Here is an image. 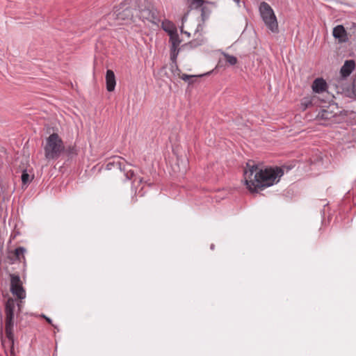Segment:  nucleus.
Here are the masks:
<instances>
[{
  "label": "nucleus",
  "instance_id": "22",
  "mask_svg": "<svg viewBox=\"0 0 356 356\" xmlns=\"http://www.w3.org/2000/svg\"><path fill=\"white\" fill-rule=\"evenodd\" d=\"M202 43H203V40H201L200 41L195 40L190 42V44L193 47H197V46L201 45Z\"/></svg>",
  "mask_w": 356,
  "mask_h": 356
},
{
  "label": "nucleus",
  "instance_id": "2",
  "mask_svg": "<svg viewBox=\"0 0 356 356\" xmlns=\"http://www.w3.org/2000/svg\"><path fill=\"white\" fill-rule=\"evenodd\" d=\"M64 149L63 140L57 134L54 133L47 138L44 148V156L47 159H57Z\"/></svg>",
  "mask_w": 356,
  "mask_h": 356
},
{
  "label": "nucleus",
  "instance_id": "12",
  "mask_svg": "<svg viewBox=\"0 0 356 356\" xmlns=\"http://www.w3.org/2000/svg\"><path fill=\"white\" fill-rule=\"evenodd\" d=\"M118 165V169H119L120 171L123 172L124 173V176L126 177V179L129 180L131 179L134 176V172L132 169L129 168L131 167V165L129 164H124L122 163H117Z\"/></svg>",
  "mask_w": 356,
  "mask_h": 356
},
{
  "label": "nucleus",
  "instance_id": "3",
  "mask_svg": "<svg viewBox=\"0 0 356 356\" xmlns=\"http://www.w3.org/2000/svg\"><path fill=\"white\" fill-rule=\"evenodd\" d=\"M15 309V302L13 299L9 298L6 303L5 313V332L6 337L12 346L14 343V311Z\"/></svg>",
  "mask_w": 356,
  "mask_h": 356
},
{
  "label": "nucleus",
  "instance_id": "31",
  "mask_svg": "<svg viewBox=\"0 0 356 356\" xmlns=\"http://www.w3.org/2000/svg\"><path fill=\"white\" fill-rule=\"evenodd\" d=\"M143 181V178H140V179H138V183H139V184L142 183Z\"/></svg>",
  "mask_w": 356,
  "mask_h": 356
},
{
  "label": "nucleus",
  "instance_id": "15",
  "mask_svg": "<svg viewBox=\"0 0 356 356\" xmlns=\"http://www.w3.org/2000/svg\"><path fill=\"white\" fill-rule=\"evenodd\" d=\"M190 3V7L194 9L201 8L202 10V16L204 17L205 13V7H203V4L206 2L204 0H188Z\"/></svg>",
  "mask_w": 356,
  "mask_h": 356
},
{
  "label": "nucleus",
  "instance_id": "23",
  "mask_svg": "<svg viewBox=\"0 0 356 356\" xmlns=\"http://www.w3.org/2000/svg\"><path fill=\"white\" fill-rule=\"evenodd\" d=\"M302 105H304L305 108L308 107L309 105H312V102L308 99H303L302 102Z\"/></svg>",
  "mask_w": 356,
  "mask_h": 356
},
{
  "label": "nucleus",
  "instance_id": "8",
  "mask_svg": "<svg viewBox=\"0 0 356 356\" xmlns=\"http://www.w3.org/2000/svg\"><path fill=\"white\" fill-rule=\"evenodd\" d=\"M26 252V250L24 247H18L13 251H8L7 259L10 264H15L17 261L25 264Z\"/></svg>",
  "mask_w": 356,
  "mask_h": 356
},
{
  "label": "nucleus",
  "instance_id": "30",
  "mask_svg": "<svg viewBox=\"0 0 356 356\" xmlns=\"http://www.w3.org/2000/svg\"><path fill=\"white\" fill-rule=\"evenodd\" d=\"M238 6H240L241 0H233Z\"/></svg>",
  "mask_w": 356,
  "mask_h": 356
},
{
  "label": "nucleus",
  "instance_id": "5",
  "mask_svg": "<svg viewBox=\"0 0 356 356\" xmlns=\"http://www.w3.org/2000/svg\"><path fill=\"white\" fill-rule=\"evenodd\" d=\"M131 1L125 0L114 8L112 16L120 22H129L134 17Z\"/></svg>",
  "mask_w": 356,
  "mask_h": 356
},
{
  "label": "nucleus",
  "instance_id": "1",
  "mask_svg": "<svg viewBox=\"0 0 356 356\" xmlns=\"http://www.w3.org/2000/svg\"><path fill=\"white\" fill-rule=\"evenodd\" d=\"M284 175L282 168H259L257 165L248 163L244 170V179L247 188L251 192L263 189L277 183Z\"/></svg>",
  "mask_w": 356,
  "mask_h": 356
},
{
  "label": "nucleus",
  "instance_id": "14",
  "mask_svg": "<svg viewBox=\"0 0 356 356\" xmlns=\"http://www.w3.org/2000/svg\"><path fill=\"white\" fill-rule=\"evenodd\" d=\"M168 33L170 35V42H171V47H177L181 43L179 35L177 31H168Z\"/></svg>",
  "mask_w": 356,
  "mask_h": 356
},
{
  "label": "nucleus",
  "instance_id": "26",
  "mask_svg": "<svg viewBox=\"0 0 356 356\" xmlns=\"http://www.w3.org/2000/svg\"><path fill=\"white\" fill-rule=\"evenodd\" d=\"M353 92L356 94V76L353 81Z\"/></svg>",
  "mask_w": 356,
  "mask_h": 356
},
{
  "label": "nucleus",
  "instance_id": "16",
  "mask_svg": "<svg viewBox=\"0 0 356 356\" xmlns=\"http://www.w3.org/2000/svg\"><path fill=\"white\" fill-rule=\"evenodd\" d=\"M222 55L225 58L226 63H228L229 65H234L237 63L238 60L236 56L229 55V54L227 53H222Z\"/></svg>",
  "mask_w": 356,
  "mask_h": 356
},
{
  "label": "nucleus",
  "instance_id": "4",
  "mask_svg": "<svg viewBox=\"0 0 356 356\" xmlns=\"http://www.w3.org/2000/svg\"><path fill=\"white\" fill-rule=\"evenodd\" d=\"M260 15L269 30L273 33L278 32L277 17L272 8L266 2H261L259 6Z\"/></svg>",
  "mask_w": 356,
  "mask_h": 356
},
{
  "label": "nucleus",
  "instance_id": "18",
  "mask_svg": "<svg viewBox=\"0 0 356 356\" xmlns=\"http://www.w3.org/2000/svg\"><path fill=\"white\" fill-rule=\"evenodd\" d=\"M21 178L24 185H26L30 181L29 175L26 172V170L23 171Z\"/></svg>",
  "mask_w": 356,
  "mask_h": 356
},
{
  "label": "nucleus",
  "instance_id": "10",
  "mask_svg": "<svg viewBox=\"0 0 356 356\" xmlns=\"http://www.w3.org/2000/svg\"><path fill=\"white\" fill-rule=\"evenodd\" d=\"M333 36L339 40L340 42H344L347 40V33L344 27L342 25H338L333 29Z\"/></svg>",
  "mask_w": 356,
  "mask_h": 356
},
{
  "label": "nucleus",
  "instance_id": "29",
  "mask_svg": "<svg viewBox=\"0 0 356 356\" xmlns=\"http://www.w3.org/2000/svg\"><path fill=\"white\" fill-rule=\"evenodd\" d=\"M181 31L183 33H184V34L187 35L188 37H189V36H190V35H191V34H190V33H188V32H187V31H184L183 30V28H182V27L181 28Z\"/></svg>",
  "mask_w": 356,
  "mask_h": 356
},
{
  "label": "nucleus",
  "instance_id": "20",
  "mask_svg": "<svg viewBox=\"0 0 356 356\" xmlns=\"http://www.w3.org/2000/svg\"><path fill=\"white\" fill-rule=\"evenodd\" d=\"M163 29L165 31L168 33V31H177L176 29L173 26L172 24L170 22L168 23L167 25L163 24Z\"/></svg>",
  "mask_w": 356,
  "mask_h": 356
},
{
  "label": "nucleus",
  "instance_id": "17",
  "mask_svg": "<svg viewBox=\"0 0 356 356\" xmlns=\"http://www.w3.org/2000/svg\"><path fill=\"white\" fill-rule=\"evenodd\" d=\"M178 54L179 49L177 47H170V59L172 62H176Z\"/></svg>",
  "mask_w": 356,
  "mask_h": 356
},
{
  "label": "nucleus",
  "instance_id": "9",
  "mask_svg": "<svg viewBox=\"0 0 356 356\" xmlns=\"http://www.w3.org/2000/svg\"><path fill=\"white\" fill-rule=\"evenodd\" d=\"M355 68V63L353 60H347L342 65L340 73L342 77L346 78L353 72Z\"/></svg>",
  "mask_w": 356,
  "mask_h": 356
},
{
  "label": "nucleus",
  "instance_id": "19",
  "mask_svg": "<svg viewBox=\"0 0 356 356\" xmlns=\"http://www.w3.org/2000/svg\"><path fill=\"white\" fill-rule=\"evenodd\" d=\"M117 163H122V162L120 161H113V162H109L106 164V169L107 170H111L113 168H118V165Z\"/></svg>",
  "mask_w": 356,
  "mask_h": 356
},
{
  "label": "nucleus",
  "instance_id": "13",
  "mask_svg": "<svg viewBox=\"0 0 356 356\" xmlns=\"http://www.w3.org/2000/svg\"><path fill=\"white\" fill-rule=\"evenodd\" d=\"M327 84L323 79H316L313 84L312 89L315 92L320 93L326 90Z\"/></svg>",
  "mask_w": 356,
  "mask_h": 356
},
{
  "label": "nucleus",
  "instance_id": "27",
  "mask_svg": "<svg viewBox=\"0 0 356 356\" xmlns=\"http://www.w3.org/2000/svg\"><path fill=\"white\" fill-rule=\"evenodd\" d=\"M131 203L134 204L137 202V197L134 195L131 197Z\"/></svg>",
  "mask_w": 356,
  "mask_h": 356
},
{
  "label": "nucleus",
  "instance_id": "21",
  "mask_svg": "<svg viewBox=\"0 0 356 356\" xmlns=\"http://www.w3.org/2000/svg\"><path fill=\"white\" fill-rule=\"evenodd\" d=\"M197 76H195V75H188V74H182L181 76V79L185 81H189L190 79H194L195 77H197Z\"/></svg>",
  "mask_w": 356,
  "mask_h": 356
},
{
  "label": "nucleus",
  "instance_id": "6",
  "mask_svg": "<svg viewBox=\"0 0 356 356\" xmlns=\"http://www.w3.org/2000/svg\"><path fill=\"white\" fill-rule=\"evenodd\" d=\"M10 291L19 299H24L26 297V292L22 286V282L18 275L10 274Z\"/></svg>",
  "mask_w": 356,
  "mask_h": 356
},
{
  "label": "nucleus",
  "instance_id": "28",
  "mask_svg": "<svg viewBox=\"0 0 356 356\" xmlns=\"http://www.w3.org/2000/svg\"><path fill=\"white\" fill-rule=\"evenodd\" d=\"M188 13L185 14L182 17V23H184L187 19Z\"/></svg>",
  "mask_w": 356,
  "mask_h": 356
},
{
  "label": "nucleus",
  "instance_id": "25",
  "mask_svg": "<svg viewBox=\"0 0 356 356\" xmlns=\"http://www.w3.org/2000/svg\"><path fill=\"white\" fill-rule=\"evenodd\" d=\"M42 318H44L47 321V322L48 323H49V324H52V321H51V318H49V317L46 316H45V315H44V314H43V315H42Z\"/></svg>",
  "mask_w": 356,
  "mask_h": 356
},
{
  "label": "nucleus",
  "instance_id": "24",
  "mask_svg": "<svg viewBox=\"0 0 356 356\" xmlns=\"http://www.w3.org/2000/svg\"><path fill=\"white\" fill-rule=\"evenodd\" d=\"M74 147H69L67 149V152L69 154H72L74 153Z\"/></svg>",
  "mask_w": 356,
  "mask_h": 356
},
{
  "label": "nucleus",
  "instance_id": "11",
  "mask_svg": "<svg viewBox=\"0 0 356 356\" xmlns=\"http://www.w3.org/2000/svg\"><path fill=\"white\" fill-rule=\"evenodd\" d=\"M106 90L112 92L115 90L116 85L115 76L113 70H108L106 74Z\"/></svg>",
  "mask_w": 356,
  "mask_h": 356
},
{
  "label": "nucleus",
  "instance_id": "7",
  "mask_svg": "<svg viewBox=\"0 0 356 356\" xmlns=\"http://www.w3.org/2000/svg\"><path fill=\"white\" fill-rule=\"evenodd\" d=\"M137 12L136 15L143 22L148 21L156 24L159 21L156 11L151 10L148 6L145 8L140 7V10Z\"/></svg>",
  "mask_w": 356,
  "mask_h": 356
}]
</instances>
